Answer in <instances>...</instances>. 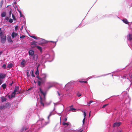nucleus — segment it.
<instances>
[{
  "instance_id": "obj_15",
  "label": "nucleus",
  "mask_w": 132,
  "mask_h": 132,
  "mask_svg": "<svg viewBox=\"0 0 132 132\" xmlns=\"http://www.w3.org/2000/svg\"><path fill=\"white\" fill-rule=\"evenodd\" d=\"M1 102H2L5 101L6 100V98L4 96L2 97H1Z\"/></svg>"
},
{
  "instance_id": "obj_27",
  "label": "nucleus",
  "mask_w": 132,
  "mask_h": 132,
  "mask_svg": "<svg viewBox=\"0 0 132 132\" xmlns=\"http://www.w3.org/2000/svg\"><path fill=\"white\" fill-rule=\"evenodd\" d=\"M30 73L31 74V76L32 77H35V76L34 74V70H31Z\"/></svg>"
},
{
  "instance_id": "obj_29",
  "label": "nucleus",
  "mask_w": 132,
  "mask_h": 132,
  "mask_svg": "<svg viewBox=\"0 0 132 132\" xmlns=\"http://www.w3.org/2000/svg\"><path fill=\"white\" fill-rule=\"evenodd\" d=\"M76 110V109L75 108H71L69 110L70 111H75Z\"/></svg>"
},
{
  "instance_id": "obj_24",
  "label": "nucleus",
  "mask_w": 132,
  "mask_h": 132,
  "mask_svg": "<svg viewBox=\"0 0 132 132\" xmlns=\"http://www.w3.org/2000/svg\"><path fill=\"white\" fill-rule=\"evenodd\" d=\"M36 47L38 50H40V52L42 51V49L41 47L39 46H37Z\"/></svg>"
},
{
  "instance_id": "obj_2",
  "label": "nucleus",
  "mask_w": 132,
  "mask_h": 132,
  "mask_svg": "<svg viewBox=\"0 0 132 132\" xmlns=\"http://www.w3.org/2000/svg\"><path fill=\"white\" fill-rule=\"evenodd\" d=\"M29 55L32 56L34 55L33 59L35 60H37V55H34V51L32 50H30L29 51Z\"/></svg>"
},
{
  "instance_id": "obj_35",
  "label": "nucleus",
  "mask_w": 132,
  "mask_h": 132,
  "mask_svg": "<svg viewBox=\"0 0 132 132\" xmlns=\"http://www.w3.org/2000/svg\"><path fill=\"white\" fill-rule=\"evenodd\" d=\"M2 67L4 69H6V65L5 64H4L2 66Z\"/></svg>"
},
{
  "instance_id": "obj_26",
  "label": "nucleus",
  "mask_w": 132,
  "mask_h": 132,
  "mask_svg": "<svg viewBox=\"0 0 132 132\" xmlns=\"http://www.w3.org/2000/svg\"><path fill=\"white\" fill-rule=\"evenodd\" d=\"M6 85L5 83L3 84L2 85V87L3 89H5L6 88Z\"/></svg>"
},
{
  "instance_id": "obj_49",
  "label": "nucleus",
  "mask_w": 132,
  "mask_h": 132,
  "mask_svg": "<svg viewBox=\"0 0 132 132\" xmlns=\"http://www.w3.org/2000/svg\"><path fill=\"white\" fill-rule=\"evenodd\" d=\"M57 92V93L58 94V95L59 96H60V93H59V92Z\"/></svg>"
},
{
  "instance_id": "obj_60",
  "label": "nucleus",
  "mask_w": 132,
  "mask_h": 132,
  "mask_svg": "<svg viewBox=\"0 0 132 132\" xmlns=\"http://www.w3.org/2000/svg\"><path fill=\"white\" fill-rule=\"evenodd\" d=\"M2 83H0V85Z\"/></svg>"
},
{
  "instance_id": "obj_10",
  "label": "nucleus",
  "mask_w": 132,
  "mask_h": 132,
  "mask_svg": "<svg viewBox=\"0 0 132 132\" xmlns=\"http://www.w3.org/2000/svg\"><path fill=\"white\" fill-rule=\"evenodd\" d=\"M121 123L120 122H116L114 123L113 125V127H115L119 126L120 125Z\"/></svg>"
},
{
  "instance_id": "obj_25",
  "label": "nucleus",
  "mask_w": 132,
  "mask_h": 132,
  "mask_svg": "<svg viewBox=\"0 0 132 132\" xmlns=\"http://www.w3.org/2000/svg\"><path fill=\"white\" fill-rule=\"evenodd\" d=\"M31 37L36 39H38L39 38L36 37L34 36H30Z\"/></svg>"
},
{
  "instance_id": "obj_8",
  "label": "nucleus",
  "mask_w": 132,
  "mask_h": 132,
  "mask_svg": "<svg viewBox=\"0 0 132 132\" xmlns=\"http://www.w3.org/2000/svg\"><path fill=\"white\" fill-rule=\"evenodd\" d=\"M37 42H32L31 43V46L32 48H34L36 47L37 46Z\"/></svg>"
},
{
  "instance_id": "obj_48",
  "label": "nucleus",
  "mask_w": 132,
  "mask_h": 132,
  "mask_svg": "<svg viewBox=\"0 0 132 132\" xmlns=\"http://www.w3.org/2000/svg\"><path fill=\"white\" fill-rule=\"evenodd\" d=\"M64 120L65 121H66L67 120V118H65L64 119Z\"/></svg>"
},
{
  "instance_id": "obj_53",
  "label": "nucleus",
  "mask_w": 132,
  "mask_h": 132,
  "mask_svg": "<svg viewBox=\"0 0 132 132\" xmlns=\"http://www.w3.org/2000/svg\"><path fill=\"white\" fill-rule=\"evenodd\" d=\"M49 117H50V115H49L48 116V119H49Z\"/></svg>"
},
{
  "instance_id": "obj_13",
  "label": "nucleus",
  "mask_w": 132,
  "mask_h": 132,
  "mask_svg": "<svg viewBox=\"0 0 132 132\" xmlns=\"http://www.w3.org/2000/svg\"><path fill=\"white\" fill-rule=\"evenodd\" d=\"M128 40L129 41H131L132 40V34H129L128 36Z\"/></svg>"
},
{
  "instance_id": "obj_33",
  "label": "nucleus",
  "mask_w": 132,
  "mask_h": 132,
  "mask_svg": "<svg viewBox=\"0 0 132 132\" xmlns=\"http://www.w3.org/2000/svg\"><path fill=\"white\" fill-rule=\"evenodd\" d=\"M13 22V20L12 19H10L9 20V22L10 23H12Z\"/></svg>"
},
{
  "instance_id": "obj_58",
  "label": "nucleus",
  "mask_w": 132,
  "mask_h": 132,
  "mask_svg": "<svg viewBox=\"0 0 132 132\" xmlns=\"http://www.w3.org/2000/svg\"><path fill=\"white\" fill-rule=\"evenodd\" d=\"M73 106V105H71V106H70V107H72Z\"/></svg>"
},
{
  "instance_id": "obj_56",
  "label": "nucleus",
  "mask_w": 132,
  "mask_h": 132,
  "mask_svg": "<svg viewBox=\"0 0 132 132\" xmlns=\"http://www.w3.org/2000/svg\"><path fill=\"white\" fill-rule=\"evenodd\" d=\"M58 115H60V116L61 115L60 113H59V114H58Z\"/></svg>"
},
{
  "instance_id": "obj_39",
  "label": "nucleus",
  "mask_w": 132,
  "mask_h": 132,
  "mask_svg": "<svg viewBox=\"0 0 132 132\" xmlns=\"http://www.w3.org/2000/svg\"><path fill=\"white\" fill-rule=\"evenodd\" d=\"M79 82H85V83L87 82L86 81H79Z\"/></svg>"
},
{
  "instance_id": "obj_28",
  "label": "nucleus",
  "mask_w": 132,
  "mask_h": 132,
  "mask_svg": "<svg viewBox=\"0 0 132 132\" xmlns=\"http://www.w3.org/2000/svg\"><path fill=\"white\" fill-rule=\"evenodd\" d=\"M24 60L23 59L22 60L21 62V65H24Z\"/></svg>"
},
{
  "instance_id": "obj_43",
  "label": "nucleus",
  "mask_w": 132,
  "mask_h": 132,
  "mask_svg": "<svg viewBox=\"0 0 132 132\" xmlns=\"http://www.w3.org/2000/svg\"><path fill=\"white\" fill-rule=\"evenodd\" d=\"M32 88H33L32 87H31L30 88L28 89L27 90H29V91Z\"/></svg>"
},
{
  "instance_id": "obj_11",
  "label": "nucleus",
  "mask_w": 132,
  "mask_h": 132,
  "mask_svg": "<svg viewBox=\"0 0 132 132\" xmlns=\"http://www.w3.org/2000/svg\"><path fill=\"white\" fill-rule=\"evenodd\" d=\"M82 131V130H69L68 132H81Z\"/></svg>"
},
{
  "instance_id": "obj_20",
  "label": "nucleus",
  "mask_w": 132,
  "mask_h": 132,
  "mask_svg": "<svg viewBox=\"0 0 132 132\" xmlns=\"http://www.w3.org/2000/svg\"><path fill=\"white\" fill-rule=\"evenodd\" d=\"M38 67H37V69H37L35 73V74L37 75H39V71H38Z\"/></svg>"
},
{
  "instance_id": "obj_4",
  "label": "nucleus",
  "mask_w": 132,
  "mask_h": 132,
  "mask_svg": "<svg viewBox=\"0 0 132 132\" xmlns=\"http://www.w3.org/2000/svg\"><path fill=\"white\" fill-rule=\"evenodd\" d=\"M6 74L3 73H0V82H2V80L6 77Z\"/></svg>"
},
{
  "instance_id": "obj_19",
  "label": "nucleus",
  "mask_w": 132,
  "mask_h": 132,
  "mask_svg": "<svg viewBox=\"0 0 132 132\" xmlns=\"http://www.w3.org/2000/svg\"><path fill=\"white\" fill-rule=\"evenodd\" d=\"M15 93L14 92H13L11 94V97H15Z\"/></svg>"
},
{
  "instance_id": "obj_54",
  "label": "nucleus",
  "mask_w": 132,
  "mask_h": 132,
  "mask_svg": "<svg viewBox=\"0 0 132 132\" xmlns=\"http://www.w3.org/2000/svg\"><path fill=\"white\" fill-rule=\"evenodd\" d=\"M6 105H9V104L8 103H6Z\"/></svg>"
},
{
  "instance_id": "obj_16",
  "label": "nucleus",
  "mask_w": 132,
  "mask_h": 132,
  "mask_svg": "<svg viewBox=\"0 0 132 132\" xmlns=\"http://www.w3.org/2000/svg\"><path fill=\"white\" fill-rule=\"evenodd\" d=\"M122 21L125 23L128 24H129V22L126 19H124L122 20Z\"/></svg>"
},
{
  "instance_id": "obj_47",
  "label": "nucleus",
  "mask_w": 132,
  "mask_h": 132,
  "mask_svg": "<svg viewBox=\"0 0 132 132\" xmlns=\"http://www.w3.org/2000/svg\"><path fill=\"white\" fill-rule=\"evenodd\" d=\"M2 53H3L2 51L0 52V55H1L2 54Z\"/></svg>"
},
{
  "instance_id": "obj_57",
  "label": "nucleus",
  "mask_w": 132,
  "mask_h": 132,
  "mask_svg": "<svg viewBox=\"0 0 132 132\" xmlns=\"http://www.w3.org/2000/svg\"><path fill=\"white\" fill-rule=\"evenodd\" d=\"M90 113H89V116H90Z\"/></svg>"
},
{
  "instance_id": "obj_51",
  "label": "nucleus",
  "mask_w": 132,
  "mask_h": 132,
  "mask_svg": "<svg viewBox=\"0 0 132 132\" xmlns=\"http://www.w3.org/2000/svg\"><path fill=\"white\" fill-rule=\"evenodd\" d=\"M29 74V71L28 72H27V76H28V74Z\"/></svg>"
},
{
  "instance_id": "obj_40",
  "label": "nucleus",
  "mask_w": 132,
  "mask_h": 132,
  "mask_svg": "<svg viewBox=\"0 0 132 132\" xmlns=\"http://www.w3.org/2000/svg\"><path fill=\"white\" fill-rule=\"evenodd\" d=\"M85 117H84V119H83V121H82V122H83V124H84V123L85 121Z\"/></svg>"
},
{
  "instance_id": "obj_36",
  "label": "nucleus",
  "mask_w": 132,
  "mask_h": 132,
  "mask_svg": "<svg viewBox=\"0 0 132 132\" xmlns=\"http://www.w3.org/2000/svg\"><path fill=\"white\" fill-rule=\"evenodd\" d=\"M93 102V101H90L89 102V103H88V104L89 105L88 106H89V105L92 102Z\"/></svg>"
},
{
  "instance_id": "obj_42",
  "label": "nucleus",
  "mask_w": 132,
  "mask_h": 132,
  "mask_svg": "<svg viewBox=\"0 0 132 132\" xmlns=\"http://www.w3.org/2000/svg\"><path fill=\"white\" fill-rule=\"evenodd\" d=\"M5 19L6 20H8L9 19V18L8 17H6L5 18Z\"/></svg>"
},
{
  "instance_id": "obj_61",
  "label": "nucleus",
  "mask_w": 132,
  "mask_h": 132,
  "mask_svg": "<svg viewBox=\"0 0 132 132\" xmlns=\"http://www.w3.org/2000/svg\"><path fill=\"white\" fill-rule=\"evenodd\" d=\"M34 83H35V82H35V81H34Z\"/></svg>"
},
{
  "instance_id": "obj_50",
  "label": "nucleus",
  "mask_w": 132,
  "mask_h": 132,
  "mask_svg": "<svg viewBox=\"0 0 132 132\" xmlns=\"http://www.w3.org/2000/svg\"><path fill=\"white\" fill-rule=\"evenodd\" d=\"M41 83H38V85L39 86H40V85H41Z\"/></svg>"
},
{
  "instance_id": "obj_55",
  "label": "nucleus",
  "mask_w": 132,
  "mask_h": 132,
  "mask_svg": "<svg viewBox=\"0 0 132 132\" xmlns=\"http://www.w3.org/2000/svg\"><path fill=\"white\" fill-rule=\"evenodd\" d=\"M23 28V26H22L21 27V29H22V28Z\"/></svg>"
},
{
  "instance_id": "obj_46",
  "label": "nucleus",
  "mask_w": 132,
  "mask_h": 132,
  "mask_svg": "<svg viewBox=\"0 0 132 132\" xmlns=\"http://www.w3.org/2000/svg\"><path fill=\"white\" fill-rule=\"evenodd\" d=\"M117 132H122V131L121 130H118L117 131Z\"/></svg>"
},
{
  "instance_id": "obj_23",
  "label": "nucleus",
  "mask_w": 132,
  "mask_h": 132,
  "mask_svg": "<svg viewBox=\"0 0 132 132\" xmlns=\"http://www.w3.org/2000/svg\"><path fill=\"white\" fill-rule=\"evenodd\" d=\"M6 108L5 106L4 105H2L0 106V110H2L3 109H4Z\"/></svg>"
},
{
  "instance_id": "obj_59",
  "label": "nucleus",
  "mask_w": 132,
  "mask_h": 132,
  "mask_svg": "<svg viewBox=\"0 0 132 132\" xmlns=\"http://www.w3.org/2000/svg\"><path fill=\"white\" fill-rule=\"evenodd\" d=\"M61 117L60 118V120H61Z\"/></svg>"
},
{
  "instance_id": "obj_3",
  "label": "nucleus",
  "mask_w": 132,
  "mask_h": 132,
  "mask_svg": "<svg viewBox=\"0 0 132 132\" xmlns=\"http://www.w3.org/2000/svg\"><path fill=\"white\" fill-rule=\"evenodd\" d=\"M36 77L39 80V81H38V82H44L45 81L46 77L45 76L42 77H39V76H37Z\"/></svg>"
},
{
  "instance_id": "obj_5",
  "label": "nucleus",
  "mask_w": 132,
  "mask_h": 132,
  "mask_svg": "<svg viewBox=\"0 0 132 132\" xmlns=\"http://www.w3.org/2000/svg\"><path fill=\"white\" fill-rule=\"evenodd\" d=\"M71 83H67L65 86L66 88H68L67 89L72 88L73 86L71 85Z\"/></svg>"
},
{
  "instance_id": "obj_18",
  "label": "nucleus",
  "mask_w": 132,
  "mask_h": 132,
  "mask_svg": "<svg viewBox=\"0 0 132 132\" xmlns=\"http://www.w3.org/2000/svg\"><path fill=\"white\" fill-rule=\"evenodd\" d=\"M40 103L43 106H44V104L43 102V99L41 97H40Z\"/></svg>"
},
{
  "instance_id": "obj_7",
  "label": "nucleus",
  "mask_w": 132,
  "mask_h": 132,
  "mask_svg": "<svg viewBox=\"0 0 132 132\" xmlns=\"http://www.w3.org/2000/svg\"><path fill=\"white\" fill-rule=\"evenodd\" d=\"M19 87L18 86H15L14 88L13 92H18L19 93H20L19 92Z\"/></svg>"
},
{
  "instance_id": "obj_41",
  "label": "nucleus",
  "mask_w": 132,
  "mask_h": 132,
  "mask_svg": "<svg viewBox=\"0 0 132 132\" xmlns=\"http://www.w3.org/2000/svg\"><path fill=\"white\" fill-rule=\"evenodd\" d=\"M18 28V26H16L15 27V30H17Z\"/></svg>"
},
{
  "instance_id": "obj_34",
  "label": "nucleus",
  "mask_w": 132,
  "mask_h": 132,
  "mask_svg": "<svg viewBox=\"0 0 132 132\" xmlns=\"http://www.w3.org/2000/svg\"><path fill=\"white\" fill-rule=\"evenodd\" d=\"M25 36L24 35H22L20 37V38L23 39L25 37Z\"/></svg>"
},
{
  "instance_id": "obj_52",
  "label": "nucleus",
  "mask_w": 132,
  "mask_h": 132,
  "mask_svg": "<svg viewBox=\"0 0 132 132\" xmlns=\"http://www.w3.org/2000/svg\"><path fill=\"white\" fill-rule=\"evenodd\" d=\"M13 83H11L10 84V85H11H11H12V84H13Z\"/></svg>"
},
{
  "instance_id": "obj_45",
  "label": "nucleus",
  "mask_w": 132,
  "mask_h": 132,
  "mask_svg": "<svg viewBox=\"0 0 132 132\" xmlns=\"http://www.w3.org/2000/svg\"><path fill=\"white\" fill-rule=\"evenodd\" d=\"M11 10H10V13H9V15H11Z\"/></svg>"
},
{
  "instance_id": "obj_44",
  "label": "nucleus",
  "mask_w": 132,
  "mask_h": 132,
  "mask_svg": "<svg viewBox=\"0 0 132 132\" xmlns=\"http://www.w3.org/2000/svg\"><path fill=\"white\" fill-rule=\"evenodd\" d=\"M19 13H20V16L21 17H22V13H21V11H20L19 12Z\"/></svg>"
},
{
  "instance_id": "obj_1",
  "label": "nucleus",
  "mask_w": 132,
  "mask_h": 132,
  "mask_svg": "<svg viewBox=\"0 0 132 132\" xmlns=\"http://www.w3.org/2000/svg\"><path fill=\"white\" fill-rule=\"evenodd\" d=\"M0 38H1V42L2 43L4 44L5 43L6 36L5 34L3 32L1 28H0Z\"/></svg>"
},
{
  "instance_id": "obj_6",
  "label": "nucleus",
  "mask_w": 132,
  "mask_h": 132,
  "mask_svg": "<svg viewBox=\"0 0 132 132\" xmlns=\"http://www.w3.org/2000/svg\"><path fill=\"white\" fill-rule=\"evenodd\" d=\"M62 125L65 127L69 126L70 127L71 126L70 123L69 122H63L62 123Z\"/></svg>"
},
{
  "instance_id": "obj_37",
  "label": "nucleus",
  "mask_w": 132,
  "mask_h": 132,
  "mask_svg": "<svg viewBox=\"0 0 132 132\" xmlns=\"http://www.w3.org/2000/svg\"><path fill=\"white\" fill-rule=\"evenodd\" d=\"M82 112L84 113V117L85 118V117L86 116V113L85 112H83V111Z\"/></svg>"
},
{
  "instance_id": "obj_62",
  "label": "nucleus",
  "mask_w": 132,
  "mask_h": 132,
  "mask_svg": "<svg viewBox=\"0 0 132 132\" xmlns=\"http://www.w3.org/2000/svg\"><path fill=\"white\" fill-rule=\"evenodd\" d=\"M51 115V114H50V116Z\"/></svg>"
},
{
  "instance_id": "obj_32",
  "label": "nucleus",
  "mask_w": 132,
  "mask_h": 132,
  "mask_svg": "<svg viewBox=\"0 0 132 132\" xmlns=\"http://www.w3.org/2000/svg\"><path fill=\"white\" fill-rule=\"evenodd\" d=\"M77 95L78 97H80L81 96V94H80L79 92L77 93Z\"/></svg>"
},
{
  "instance_id": "obj_14",
  "label": "nucleus",
  "mask_w": 132,
  "mask_h": 132,
  "mask_svg": "<svg viewBox=\"0 0 132 132\" xmlns=\"http://www.w3.org/2000/svg\"><path fill=\"white\" fill-rule=\"evenodd\" d=\"M18 35L17 33H15L14 32H13L12 33L11 36L12 38H14L15 36H16Z\"/></svg>"
},
{
  "instance_id": "obj_12",
  "label": "nucleus",
  "mask_w": 132,
  "mask_h": 132,
  "mask_svg": "<svg viewBox=\"0 0 132 132\" xmlns=\"http://www.w3.org/2000/svg\"><path fill=\"white\" fill-rule=\"evenodd\" d=\"M7 39L8 42H12L13 43L12 40V39L11 37L10 36H8L7 37Z\"/></svg>"
},
{
  "instance_id": "obj_31",
  "label": "nucleus",
  "mask_w": 132,
  "mask_h": 132,
  "mask_svg": "<svg viewBox=\"0 0 132 132\" xmlns=\"http://www.w3.org/2000/svg\"><path fill=\"white\" fill-rule=\"evenodd\" d=\"M12 18H13V19L14 20H16V19L15 18L14 15L13 14H12Z\"/></svg>"
},
{
  "instance_id": "obj_9",
  "label": "nucleus",
  "mask_w": 132,
  "mask_h": 132,
  "mask_svg": "<svg viewBox=\"0 0 132 132\" xmlns=\"http://www.w3.org/2000/svg\"><path fill=\"white\" fill-rule=\"evenodd\" d=\"M39 90H40V93L43 95L44 97H45V96H46V92H43L42 89V88H41V87H39Z\"/></svg>"
},
{
  "instance_id": "obj_38",
  "label": "nucleus",
  "mask_w": 132,
  "mask_h": 132,
  "mask_svg": "<svg viewBox=\"0 0 132 132\" xmlns=\"http://www.w3.org/2000/svg\"><path fill=\"white\" fill-rule=\"evenodd\" d=\"M108 104H105L104 105H103L102 107V108H104L105 107H106V106H107L108 105Z\"/></svg>"
},
{
  "instance_id": "obj_30",
  "label": "nucleus",
  "mask_w": 132,
  "mask_h": 132,
  "mask_svg": "<svg viewBox=\"0 0 132 132\" xmlns=\"http://www.w3.org/2000/svg\"><path fill=\"white\" fill-rule=\"evenodd\" d=\"M27 128H25L24 127H23L21 129V131H23L24 130H26L27 129Z\"/></svg>"
},
{
  "instance_id": "obj_22",
  "label": "nucleus",
  "mask_w": 132,
  "mask_h": 132,
  "mask_svg": "<svg viewBox=\"0 0 132 132\" xmlns=\"http://www.w3.org/2000/svg\"><path fill=\"white\" fill-rule=\"evenodd\" d=\"M6 13L5 12L2 13L1 15V16L2 17H5L6 16Z\"/></svg>"
},
{
  "instance_id": "obj_21",
  "label": "nucleus",
  "mask_w": 132,
  "mask_h": 132,
  "mask_svg": "<svg viewBox=\"0 0 132 132\" xmlns=\"http://www.w3.org/2000/svg\"><path fill=\"white\" fill-rule=\"evenodd\" d=\"M13 66V64L12 63H10L7 66V68L9 69H10Z\"/></svg>"
},
{
  "instance_id": "obj_17",
  "label": "nucleus",
  "mask_w": 132,
  "mask_h": 132,
  "mask_svg": "<svg viewBox=\"0 0 132 132\" xmlns=\"http://www.w3.org/2000/svg\"><path fill=\"white\" fill-rule=\"evenodd\" d=\"M50 42H51L53 44V46H52V48L54 47L56 45V42H53L50 41Z\"/></svg>"
}]
</instances>
